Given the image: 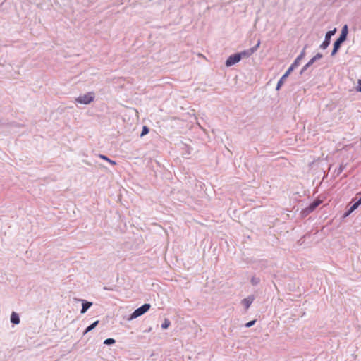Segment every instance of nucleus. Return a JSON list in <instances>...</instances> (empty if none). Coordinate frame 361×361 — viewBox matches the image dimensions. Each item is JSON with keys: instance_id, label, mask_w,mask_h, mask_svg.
<instances>
[{"instance_id": "obj_1", "label": "nucleus", "mask_w": 361, "mask_h": 361, "mask_svg": "<svg viewBox=\"0 0 361 361\" xmlns=\"http://www.w3.org/2000/svg\"><path fill=\"white\" fill-rule=\"evenodd\" d=\"M347 35V26L345 25L341 32V34L338 39L334 42V49L331 52V55L334 56L338 51V49L340 48L341 44L345 40Z\"/></svg>"}, {"instance_id": "obj_2", "label": "nucleus", "mask_w": 361, "mask_h": 361, "mask_svg": "<svg viewBox=\"0 0 361 361\" xmlns=\"http://www.w3.org/2000/svg\"><path fill=\"white\" fill-rule=\"evenodd\" d=\"M150 307L151 306L149 304H147V303L144 304L142 306H141L140 307L135 310L131 314L129 319H134L142 315L143 314L147 312L150 309Z\"/></svg>"}, {"instance_id": "obj_3", "label": "nucleus", "mask_w": 361, "mask_h": 361, "mask_svg": "<svg viewBox=\"0 0 361 361\" xmlns=\"http://www.w3.org/2000/svg\"><path fill=\"white\" fill-rule=\"evenodd\" d=\"M94 99L93 93H87L86 94L78 97L76 101L80 104H88Z\"/></svg>"}, {"instance_id": "obj_4", "label": "nucleus", "mask_w": 361, "mask_h": 361, "mask_svg": "<svg viewBox=\"0 0 361 361\" xmlns=\"http://www.w3.org/2000/svg\"><path fill=\"white\" fill-rule=\"evenodd\" d=\"M240 54H235L230 56L226 61V65L227 66H231L232 65L235 64L236 63L240 61Z\"/></svg>"}, {"instance_id": "obj_5", "label": "nucleus", "mask_w": 361, "mask_h": 361, "mask_svg": "<svg viewBox=\"0 0 361 361\" xmlns=\"http://www.w3.org/2000/svg\"><path fill=\"white\" fill-rule=\"evenodd\" d=\"M293 71V66H290L286 73L281 78L279 81L278 82L276 90H279L280 87L283 85L284 80L286 79V78L290 75V73Z\"/></svg>"}, {"instance_id": "obj_6", "label": "nucleus", "mask_w": 361, "mask_h": 361, "mask_svg": "<svg viewBox=\"0 0 361 361\" xmlns=\"http://www.w3.org/2000/svg\"><path fill=\"white\" fill-rule=\"evenodd\" d=\"M335 31H336V30H334L333 31H329L326 34L325 40L323 42V43L321 45V47L322 49H326L329 46V44L330 43V38H331V35H333L334 34Z\"/></svg>"}, {"instance_id": "obj_7", "label": "nucleus", "mask_w": 361, "mask_h": 361, "mask_svg": "<svg viewBox=\"0 0 361 361\" xmlns=\"http://www.w3.org/2000/svg\"><path fill=\"white\" fill-rule=\"evenodd\" d=\"M361 204V197L355 203H354L349 210L345 213V216H348L350 215L354 210H355Z\"/></svg>"}, {"instance_id": "obj_8", "label": "nucleus", "mask_w": 361, "mask_h": 361, "mask_svg": "<svg viewBox=\"0 0 361 361\" xmlns=\"http://www.w3.org/2000/svg\"><path fill=\"white\" fill-rule=\"evenodd\" d=\"M254 300V298L252 296H249L243 300L242 303L245 306V309L247 310L250 305L252 303Z\"/></svg>"}, {"instance_id": "obj_9", "label": "nucleus", "mask_w": 361, "mask_h": 361, "mask_svg": "<svg viewBox=\"0 0 361 361\" xmlns=\"http://www.w3.org/2000/svg\"><path fill=\"white\" fill-rule=\"evenodd\" d=\"M11 322L14 324H18L20 323V318L17 313L12 312L11 315Z\"/></svg>"}, {"instance_id": "obj_10", "label": "nucleus", "mask_w": 361, "mask_h": 361, "mask_svg": "<svg viewBox=\"0 0 361 361\" xmlns=\"http://www.w3.org/2000/svg\"><path fill=\"white\" fill-rule=\"evenodd\" d=\"M253 53H254V49H250L248 50H245L240 53H238V54H240V59H241L242 57H248V56H251Z\"/></svg>"}, {"instance_id": "obj_11", "label": "nucleus", "mask_w": 361, "mask_h": 361, "mask_svg": "<svg viewBox=\"0 0 361 361\" xmlns=\"http://www.w3.org/2000/svg\"><path fill=\"white\" fill-rule=\"evenodd\" d=\"M92 303L90 302H84L82 303V308L81 310V313L84 314L89 307L92 306Z\"/></svg>"}, {"instance_id": "obj_12", "label": "nucleus", "mask_w": 361, "mask_h": 361, "mask_svg": "<svg viewBox=\"0 0 361 361\" xmlns=\"http://www.w3.org/2000/svg\"><path fill=\"white\" fill-rule=\"evenodd\" d=\"M321 204V201L317 200L313 202L310 206H309V210L310 212H312L314 210L319 204Z\"/></svg>"}, {"instance_id": "obj_13", "label": "nucleus", "mask_w": 361, "mask_h": 361, "mask_svg": "<svg viewBox=\"0 0 361 361\" xmlns=\"http://www.w3.org/2000/svg\"><path fill=\"white\" fill-rule=\"evenodd\" d=\"M99 323V321H96L94 322L93 324H92L91 325H90L85 330V334L90 331L91 330H92L94 328L96 327V326Z\"/></svg>"}, {"instance_id": "obj_14", "label": "nucleus", "mask_w": 361, "mask_h": 361, "mask_svg": "<svg viewBox=\"0 0 361 361\" xmlns=\"http://www.w3.org/2000/svg\"><path fill=\"white\" fill-rule=\"evenodd\" d=\"M99 157L102 159H104L106 161H108L109 163H110L112 165H115L116 164V162L113 160H111L110 159H109L105 155H102V154H100L99 155Z\"/></svg>"}, {"instance_id": "obj_15", "label": "nucleus", "mask_w": 361, "mask_h": 361, "mask_svg": "<svg viewBox=\"0 0 361 361\" xmlns=\"http://www.w3.org/2000/svg\"><path fill=\"white\" fill-rule=\"evenodd\" d=\"M303 53H302L297 59L295 60L294 63L291 65L293 66V69L299 64L300 60L302 58Z\"/></svg>"}, {"instance_id": "obj_16", "label": "nucleus", "mask_w": 361, "mask_h": 361, "mask_svg": "<svg viewBox=\"0 0 361 361\" xmlns=\"http://www.w3.org/2000/svg\"><path fill=\"white\" fill-rule=\"evenodd\" d=\"M171 324L170 321L168 319H165L164 323L161 325L163 329H167Z\"/></svg>"}, {"instance_id": "obj_17", "label": "nucleus", "mask_w": 361, "mask_h": 361, "mask_svg": "<svg viewBox=\"0 0 361 361\" xmlns=\"http://www.w3.org/2000/svg\"><path fill=\"white\" fill-rule=\"evenodd\" d=\"M115 343V340L113 338H107L104 341V344L111 345Z\"/></svg>"}, {"instance_id": "obj_18", "label": "nucleus", "mask_w": 361, "mask_h": 361, "mask_svg": "<svg viewBox=\"0 0 361 361\" xmlns=\"http://www.w3.org/2000/svg\"><path fill=\"white\" fill-rule=\"evenodd\" d=\"M148 132H149L148 128L147 126H144L142 128V131L141 133V136L142 137V136L145 135L146 134L148 133Z\"/></svg>"}, {"instance_id": "obj_19", "label": "nucleus", "mask_w": 361, "mask_h": 361, "mask_svg": "<svg viewBox=\"0 0 361 361\" xmlns=\"http://www.w3.org/2000/svg\"><path fill=\"white\" fill-rule=\"evenodd\" d=\"M255 320L250 321V322H247V323H246V324H245V326H246V327H250V326H252V325H254V324H255Z\"/></svg>"}, {"instance_id": "obj_20", "label": "nucleus", "mask_w": 361, "mask_h": 361, "mask_svg": "<svg viewBox=\"0 0 361 361\" xmlns=\"http://www.w3.org/2000/svg\"><path fill=\"white\" fill-rule=\"evenodd\" d=\"M260 45V41H258L257 44L252 48H251V49H254V52L259 48Z\"/></svg>"}, {"instance_id": "obj_21", "label": "nucleus", "mask_w": 361, "mask_h": 361, "mask_svg": "<svg viewBox=\"0 0 361 361\" xmlns=\"http://www.w3.org/2000/svg\"><path fill=\"white\" fill-rule=\"evenodd\" d=\"M317 58V56L312 58L309 62L306 65V66H310L311 64L313 63V62L314 61L315 59Z\"/></svg>"}, {"instance_id": "obj_22", "label": "nucleus", "mask_w": 361, "mask_h": 361, "mask_svg": "<svg viewBox=\"0 0 361 361\" xmlns=\"http://www.w3.org/2000/svg\"><path fill=\"white\" fill-rule=\"evenodd\" d=\"M358 90L361 92V80L358 81Z\"/></svg>"}]
</instances>
